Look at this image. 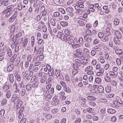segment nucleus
I'll use <instances>...</instances> for the list:
<instances>
[{"label": "nucleus", "instance_id": "nucleus-1", "mask_svg": "<svg viewBox=\"0 0 123 123\" xmlns=\"http://www.w3.org/2000/svg\"><path fill=\"white\" fill-rule=\"evenodd\" d=\"M12 10V8L10 6H7L4 8L2 13L3 14H6L9 12H11Z\"/></svg>", "mask_w": 123, "mask_h": 123}, {"label": "nucleus", "instance_id": "nucleus-2", "mask_svg": "<svg viewBox=\"0 0 123 123\" xmlns=\"http://www.w3.org/2000/svg\"><path fill=\"white\" fill-rule=\"evenodd\" d=\"M67 41H68V43L71 45H73L74 43V42L72 39V37L70 35H69Z\"/></svg>", "mask_w": 123, "mask_h": 123}, {"label": "nucleus", "instance_id": "nucleus-3", "mask_svg": "<svg viewBox=\"0 0 123 123\" xmlns=\"http://www.w3.org/2000/svg\"><path fill=\"white\" fill-rule=\"evenodd\" d=\"M104 95H105L104 96L107 98H113L115 96L114 94L113 93H110L108 94L106 93H104L103 94Z\"/></svg>", "mask_w": 123, "mask_h": 123}, {"label": "nucleus", "instance_id": "nucleus-4", "mask_svg": "<svg viewBox=\"0 0 123 123\" xmlns=\"http://www.w3.org/2000/svg\"><path fill=\"white\" fill-rule=\"evenodd\" d=\"M22 33L21 32H19L16 34L14 37V39H13V41L15 42L18 39V38L20 37L22 35Z\"/></svg>", "mask_w": 123, "mask_h": 123}, {"label": "nucleus", "instance_id": "nucleus-5", "mask_svg": "<svg viewBox=\"0 0 123 123\" xmlns=\"http://www.w3.org/2000/svg\"><path fill=\"white\" fill-rule=\"evenodd\" d=\"M73 67L74 68L73 70V74L75 75L78 72L77 70L79 69V68L75 65H73Z\"/></svg>", "mask_w": 123, "mask_h": 123}, {"label": "nucleus", "instance_id": "nucleus-6", "mask_svg": "<svg viewBox=\"0 0 123 123\" xmlns=\"http://www.w3.org/2000/svg\"><path fill=\"white\" fill-rule=\"evenodd\" d=\"M14 68V64H11L9 65L7 67V71L9 72L11 71Z\"/></svg>", "mask_w": 123, "mask_h": 123}, {"label": "nucleus", "instance_id": "nucleus-7", "mask_svg": "<svg viewBox=\"0 0 123 123\" xmlns=\"http://www.w3.org/2000/svg\"><path fill=\"white\" fill-rule=\"evenodd\" d=\"M75 64L74 63L73 65H75L76 66L78 67L80 66L81 65V60L78 59H76L75 61Z\"/></svg>", "mask_w": 123, "mask_h": 123}, {"label": "nucleus", "instance_id": "nucleus-8", "mask_svg": "<svg viewBox=\"0 0 123 123\" xmlns=\"http://www.w3.org/2000/svg\"><path fill=\"white\" fill-rule=\"evenodd\" d=\"M115 33L116 37H115L118 38H121L122 35L120 32L117 30L115 31Z\"/></svg>", "mask_w": 123, "mask_h": 123}, {"label": "nucleus", "instance_id": "nucleus-9", "mask_svg": "<svg viewBox=\"0 0 123 123\" xmlns=\"http://www.w3.org/2000/svg\"><path fill=\"white\" fill-rule=\"evenodd\" d=\"M120 19L117 17H115L114 18V23L116 25H118L120 22Z\"/></svg>", "mask_w": 123, "mask_h": 123}, {"label": "nucleus", "instance_id": "nucleus-10", "mask_svg": "<svg viewBox=\"0 0 123 123\" xmlns=\"http://www.w3.org/2000/svg\"><path fill=\"white\" fill-rule=\"evenodd\" d=\"M93 70V68L91 66H87L85 69L84 71L86 72H88Z\"/></svg>", "mask_w": 123, "mask_h": 123}, {"label": "nucleus", "instance_id": "nucleus-11", "mask_svg": "<svg viewBox=\"0 0 123 123\" xmlns=\"http://www.w3.org/2000/svg\"><path fill=\"white\" fill-rule=\"evenodd\" d=\"M107 112L109 114H113L115 113L116 111L115 109L111 108L108 109Z\"/></svg>", "mask_w": 123, "mask_h": 123}, {"label": "nucleus", "instance_id": "nucleus-12", "mask_svg": "<svg viewBox=\"0 0 123 123\" xmlns=\"http://www.w3.org/2000/svg\"><path fill=\"white\" fill-rule=\"evenodd\" d=\"M112 33L110 28L108 27H107L106 29V32L105 34L108 36L110 35Z\"/></svg>", "mask_w": 123, "mask_h": 123}, {"label": "nucleus", "instance_id": "nucleus-13", "mask_svg": "<svg viewBox=\"0 0 123 123\" xmlns=\"http://www.w3.org/2000/svg\"><path fill=\"white\" fill-rule=\"evenodd\" d=\"M17 17L13 15L10 18L9 20V22H12L15 21Z\"/></svg>", "mask_w": 123, "mask_h": 123}, {"label": "nucleus", "instance_id": "nucleus-14", "mask_svg": "<svg viewBox=\"0 0 123 123\" xmlns=\"http://www.w3.org/2000/svg\"><path fill=\"white\" fill-rule=\"evenodd\" d=\"M98 90L100 93H102L104 91L103 87L102 86H99L98 87Z\"/></svg>", "mask_w": 123, "mask_h": 123}, {"label": "nucleus", "instance_id": "nucleus-15", "mask_svg": "<svg viewBox=\"0 0 123 123\" xmlns=\"http://www.w3.org/2000/svg\"><path fill=\"white\" fill-rule=\"evenodd\" d=\"M7 53L9 57H11L12 55V51L9 48H7Z\"/></svg>", "mask_w": 123, "mask_h": 123}, {"label": "nucleus", "instance_id": "nucleus-16", "mask_svg": "<svg viewBox=\"0 0 123 123\" xmlns=\"http://www.w3.org/2000/svg\"><path fill=\"white\" fill-rule=\"evenodd\" d=\"M108 36L107 35H105L101 38V40L105 42L109 40Z\"/></svg>", "mask_w": 123, "mask_h": 123}, {"label": "nucleus", "instance_id": "nucleus-17", "mask_svg": "<svg viewBox=\"0 0 123 123\" xmlns=\"http://www.w3.org/2000/svg\"><path fill=\"white\" fill-rule=\"evenodd\" d=\"M66 11L67 12L70 13L71 14V15H72L73 14L72 13L73 11V9L72 7H68L67 8Z\"/></svg>", "mask_w": 123, "mask_h": 123}, {"label": "nucleus", "instance_id": "nucleus-18", "mask_svg": "<svg viewBox=\"0 0 123 123\" xmlns=\"http://www.w3.org/2000/svg\"><path fill=\"white\" fill-rule=\"evenodd\" d=\"M28 42V39L27 38L24 39L23 40L22 45L24 47H25L27 44Z\"/></svg>", "mask_w": 123, "mask_h": 123}, {"label": "nucleus", "instance_id": "nucleus-19", "mask_svg": "<svg viewBox=\"0 0 123 123\" xmlns=\"http://www.w3.org/2000/svg\"><path fill=\"white\" fill-rule=\"evenodd\" d=\"M64 35H65L63 33L59 32L57 36L58 37L60 38L61 40H62Z\"/></svg>", "mask_w": 123, "mask_h": 123}, {"label": "nucleus", "instance_id": "nucleus-20", "mask_svg": "<svg viewBox=\"0 0 123 123\" xmlns=\"http://www.w3.org/2000/svg\"><path fill=\"white\" fill-rule=\"evenodd\" d=\"M9 75V79L10 82V83H12L14 82L13 76L12 74H10Z\"/></svg>", "mask_w": 123, "mask_h": 123}, {"label": "nucleus", "instance_id": "nucleus-21", "mask_svg": "<svg viewBox=\"0 0 123 123\" xmlns=\"http://www.w3.org/2000/svg\"><path fill=\"white\" fill-rule=\"evenodd\" d=\"M39 83L37 80H36L35 81H34L33 82L32 86L33 87L35 88V87H37L38 86Z\"/></svg>", "mask_w": 123, "mask_h": 123}, {"label": "nucleus", "instance_id": "nucleus-22", "mask_svg": "<svg viewBox=\"0 0 123 123\" xmlns=\"http://www.w3.org/2000/svg\"><path fill=\"white\" fill-rule=\"evenodd\" d=\"M57 98V96H55L52 99L54 102H55V105L58 104L59 102V100Z\"/></svg>", "mask_w": 123, "mask_h": 123}, {"label": "nucleus", "instance_id": "nucleus-23", "mask_svg": "<svg viewBox=\"0 0 123 123\" xmlns=\"http://www.w3.org/2000/svg\"><path fill=\"white\" fill-rule=\"evenodd\" d=\"M18 103L17 104L16 107L17 108H19L22 105L23 103L22 101L20 100H19L17 102Z\"/></svg>", "mask_w": 123, "mask_h": 123}, {"label": "nucleus", "instance_id": "nucleus-24", "mask_svg": "<svg viewBox=\"0 0 123 123\" xmlns=\"http://www.w3.org/2000/svg\"><path fill=\"white\" fill-rule=\"evenodd\" d=\"M14 45L15 46L14 51L15 52H16L18 51L19 49V44L18 43Z\"/></svg>", "mask_w": 123, "mask_h": 123}, {"label": "nucleus", "instance_id": "nucleus-25", "mask_svg": "<svg viewBox=\"0 0 123 123\" xmlns=\"http://www.w3.org/2000/svg\"><path fill=\"white\" fill-rule=\"evenodd\" d=\"M26 89L27 91H31V85L30 84H28L26 86Z\"/></svg>", "mask_w": 123, "mask_h": 123}, {"label": "nucleus", "instance_id": "nucleus-26", "mask_svg": "<svg viewBox=\"0 0 123 123\" xmlns=\"http://www.w3.org/2000/svg\"><path fill=\"white\" fill-rule=\"evenodd\" d=\"M88 104L91 107H95L96 105V102L93 101H89Z\"/></svg>", "mask_w": 123, "mask_h": 123}, {"label": "nucleus", "instance_id": "nucleus-27", "mask_svg": "<svg viewBox=\"0 0 123 123\" xmlns=\"http://www.w3.org/2000/svg\"><path fill=\"white\" fill-rule=\"evenodd\" d=\"M26 92V90L25 89H22V90L20 92L19 94L21 96H23L25 94Z\"/></svg>", "mask_w": 123, "mask_h": 123}, {"label": "nucleus", "instance_id": "nucleus-28", "mask_svg": "<svg viewBox=\"0 0 123 123\" xmlns=\"http://www.w3.org/2000/svg\"><path fill=\"white\" fill-rule=\"evenodd\" d=\"M31 44L32 47H33L35 43V38L34 36H32L31 37Z\"/></svg>", "mask_w": 123, "mask_h": 123}, {"label": "nucleus", "instance_id": "nucleus-29", "mask_svg": "<svg viewBox=\"0 0 123 123\" xmlns=\"http://www.w3.org/2000/svg\"><path fill=\"white\" fill-rule=\"evenodd\" d=\"M81 65L82 64L84 65H86L88 64L87 60V59H84L81 60Z\"/></svg>", "mask_w": 123, "mask_h": 123}, {"label": "nucleus", "instance_id": "nucleus-30", "mask_svg": "<svg viewBox=\"0 0 123 123\" xmlns=\"http://www.w3.org/2000/svg\"><path fill=\"white\" fill-rule=\"evenodd\" d=\"M87 99L89 100H95L96 98L92 96H88L87 97Z\"/></svg>", "mask_w": 123, "mask_h": 123}, {"label": "nucleus", "instance_id": "nucleus-31", "mask_svg": "<svg viewBox=\"0 0 123 123\" xmlns=\"http://www.w3.org/2000/svg\"><path fill=\"white\" fill-rule=\"evenodd\" d=\"M105 90L106 93H110L111 91V87L110 86H107L105 87Z\"/></svg>", "mask_w": 123, "mask_h": 123}, {"label": "nucleus", "instance_id": "nucleus-32", "mask_svg": "<svg viewBox=\"0 0 123 123\" xmlns=\"http://www.w3.org/2000/svg\"><path fill=\"white\" fill-rule=\"evenodd\" d=\"M13 98V102L15 104H16V103H18V101L19 100H20L19 99V98L17 96H16V97H14Z\"/></svg>", "mask_w": 123, "mask_h": 123}, {"label": "nucleus", "instance_id": "nucleus-33", "mask_svg": "<svg viewBox=\"0 0 123 123\" xmlns=\"http://www.w3.org/2000/svg\"><path fill=\"white\" fill-rule=\"evenodd\" d=\"M120 38H117L115 37L114 38V41L115 43L117 44H119L120 43V41L119 39Z\"/></svg>", "mask_w": 123, "mask_h": 123}, {"label": "nucleus", "instance_id": "nucleus-34", "mask_svg": "<svg viewBox=\"0 0 123 123\" xmlns=\"http://www.w3.org/2000/svg\"><path fill=\"white\" fill-rule=\"evenodd\" d=\"M85 48H90L91 46V44L90 43L86 42L84 44Z\"/></svg>", "mask_w": 123, "mask_h": 123}, {"label": "nucleus", "instance_id": "nucleus-35", "mask_svg": "<svg viewBox=\"0 0 123 123\" xmlns=\"http://www.w3.org/2000/svg\"><path fill=\"white\" fill-rule=\"evenodd\" d=\"M104 79L105 80L108 82H110L111 80V79L107 75V74L105 76Z\"/></svg>", "mask_w": 123, "mask_h": 123}, {"label": "nucleus", "instance_id": "nucleus-36", "mask_svg": "<svg viewBox=\"0 0 123 123\" xmlns=\"http://www.w3.org/2000/svg\"><path fill=\"white\" fill-rule=\"evenodd\" d=\"M11 95V92L10 91H8L6 95V96L7 99L9 98Z\"/></svg>", "mask_w": 123, "mask_h": 123}, {"label": "nucleus", "instance_id": "nucleus-37", "mask_svg": "<svg viewBox=\"0 0 123 123\" xmlns=\"http://www.w3.org/2000/svg\"><path fill=\"white\" fill-rule=\"evenodd\" d=\"M64 89L65 91L68 92H69L71 91L70 88L67 86L64 87Z\"/></svg>", "mask_w": 123, "mask_h": 123}, {"label": "nucleus", "instance_id": "nucleus-38", "mask_svg": "<svg viewBox=\"0 0 123 123\" xmlns=\"http://www.w3.org/2000/svg\"><path fill=\"white\" fill-rule=\"evenodd\" d=\"M95 81L97 83L99 84L101 82V79L99 77L96 78L95 79Z\"/></svg>", "mask_w": 123, "mask_h": 123}, {"label": "nucleus", "instance_id": "nucleus-39", "mask_svg": "<svg viewBox=\"0 0 123 123\" xmlns=\"http://www.w3.org/2000/svg\"><path fill=\"white\" fill-rule=\"evenodd\" d=\"M20 58L18 57L16 59V61L14 62V64L15 66H17L19 63L20 61Z\"/></svg>", "mask_w": 123, "mask_h": 123}, {"label": "nucleus", "instance_id": "nucleus-40", "mask_svg": "<svg viewBox=\"0 0 123 123\" xmlns=\"http://www.w3.org/2000/svg\"><path fill=\"white\" fill-rule=\"evenodd\" d=\"M3 89L4 91L6 92L9 89V86L7 85H5L3 87Z\"/></svg>", "mask_w": 123, "mask_h": 123}, {"label": "nucleus", "instance_id": "nucleus-41", "mask_svg": "<svg viewBox=\"0 0 123 123\" xmlns=\"http://www.w3.org/2000/svg\"><path fill=\"white\" fill-rule=\"evenodd\" d=\"M75 55L79 58H80L83 56V54L82 52H75Z\"/></svg>", "mask_w": 123, "mask_h": 123}, {"label": "nucleus", "instance_id": "nucleus-42", "mask_svg": "<svg viewBox=\"0 0 123 123\" xmlns=\"http://www.w3.org/2000/svg\"><path fill=\"white\" fill-rule=\"evenodd\" d=\"M50 21L51 25L53 26H55L56 25L55 21L53 19H52L50 20Z\"/></svg>", "mask_w": 123, "mask_h": 123}, {"label": "nucleus", "instance_id": "nucleus-43", "mask_svg": "<svg viewBox=\"0 0 123 123\" xmlns=\"http://www.w3.org/2000/svg\"><path fill=\"white\" fill-rule=\"evenodd\" d=\"M49 75L50 76H52L54 74V70L53 69H51L49 71Z\"/></svg>", "mask_w": 123, "mask_h": 123}, {"label": "nucleus", "instance_id": "nucleus-44", "mask_svg": "<svg viewBox=\"0 0 123 123\" xmlns=\"http://www.w3.org/2000/svg\"><path fill=\"white\" fill-rule=\"evenodd\" d=\"M60 23L61 25L63 27L67 26L68 25V23L67 22L61 21V22Z\"/></svg>", "mask_w": 123, "mask_h": 123}, {"label": "nucleus", "instance_id": "nucleus-45", "mask_svg": "<svg viewBox=\"0 0 123 123\" xmlns=\"http://www.w3.org/2000/svg\"><path fill=\"white\" fill-rule=\"evenodd\" d=\"M72 47L74 49H76L78 48H79L80 47V45L79 44H73V45H72Z\"/></svg>", "mask_w": 123, "mask_h": 123}, {"label": "nucleus", "instance_id": "nucleus-46", "mask_svg": "<svg viewBox=\"0 0 123 123\" xmlns=\"http://www.w3.org/2000/svg\"><path fill=\"white\" fill-rule=\"evenodd\" d=\"M5 113L4 110L2 109L0 111V118L3 117Z\"/></svg>", "mask_w": 123, "mask_h": 123}, {"label": "nucleus", "instance_id": "nucleus-47", "mask_svg": "<svg viewBox=\"0 0 123 123\" xmlns=\"http://www.w3.org/2000/svg\"><path fill=\"white\" fill-rule=\"evenodd\" d=\"M5 53H1L0 54V61H2L4 57Z\"/></svg>", "mask_w": 123, "mask_h": 123}, {"label": "nucleus", "instance_id": "nucleus-48", "mask_svg": "<svg viewBox=\"0 0 123 123\" xmlns=\"http://www.w3.org/2000/svg\"><path fill=\"white\" fill-rule=\"evenodd\" d=\"M84 11V10L82 9H79L76 11V13L77 14H82Z\"/></svg>", "mask_w": 123, "mask_h": 123}, {"label": "nucleus", "instance_id": "nucleus-49", "mask_svg": "<svg viewBox=\"0 0 123 123\" xmlns=\"http://www.w3.org/2000/svg\"><path fill=\"white\" fill-rule=\"evenodd\" d=\"M122 52V50L121 49H117L115 50V52L116 54H119Z\"/></svg>", "mask_w": 123, "mask_h": 123}, {"label": "nucleus", "instance_id": "nucleus-50", "mask_svg": "<svg viewBox=\"0 0 123 123\" xmlns=\"http://www.w3.org/2000/svg\"><path fill=\"white\" fill-rule=\"evenodd\" d=\"M65 79L66 80L68 81H69L70 80V78L68 74H66L65 76Z\"/></svg>", "mask_w": 123, "mask_h": 123}, {"label": "nucleus", "instance_id": "nucleus-51", "mask_svg": "<svg viewBox=\"0 0 123 123\" xmlns=\"http://www.w3.org/2000/svg\"><path fill=\"white\" fill-rule=\"evenodd\" d=\"M110 83H111V85H112V86H116L117 83L116 82L115 80H111V81H110Z\"/></svg>", "mask_w": 123, "mask_h": 123}, {"label": "nucleus", "instance_id": "nucleus-52", "mask_svg": "<svg viewBox=\"0 0 123 123\" xmlns=\"http://www.w3.org/2000/svg\"><path fill=\"white\" fill-rule=\"evenodd\" d=\"M104 34L103 33L99 32L98 33V37L101 39L104 36Z\"/></svg>", "mask_w": 123, "mask_h": 123}, {"label": "nucleus", "instance_id": "nucleus-53", "mask_svg": "<svg viewBox=\"0 0 123 123\" xmlns=\"http://www.w3.org/2000/svg\"><path fill=\"white\" fill-rule=\"evenodd\" d=\"M52 115L49 114H48L45 116V117L47 119H50L52 118Z\"/></svg>", "mask_w": 123, "mask_h": 123}, {"label": "nucleus", "instance_id": "nucleus-54", "mask_svg": "<svg viewBox=\"0 0 123 123\" xmlns=\"http://www.w3.org/2000/svg\"><path fill=\"white\" fill-rule=\"evenodd\" d=\"M93 110V109L90 107L86 109L87 111L90 113H91Z\"/></svg>", "mask_w": 123, "mask_h": 123}, {"label": "nucleus", "instance_id": "nucleus-55", "mask_svg": "<svg viewBox=\"0 0 123 123\" xmlns=\"http://www.w3.org/2000/svg\"><path fill=\"white\" fill-rule=\"evenodd\" d=\"M55 74L56 77L59 76L60 75V71L59 70H56L55 71Z\"/></svg>", "mask_w": 123, "mask_h": 123}, {"label": "nucleus", "instance_id": "nucleus-56", "mask_svg": "<svg viewBox=\"0 0 123 123\" xmlns=\"http://www.w3.org/2000/svg\"><path fill=\"white\" fill-rule=\"evenodd\" d=\"M116 62L117 65L118 66L120 65L121 63V61L118 58H117L116 59Z\"/></svg>", "mask_w": 123, "mask_h": 123}, {"label": "nucleus", "instance_id": "nucleus-57", "mask_svg": "<svg viewBox=\"0 0 123 123\" xmlns=\"http://www.w3.org/2000/svg\"><path fill=\"white\" fill-rule=\"evenodd\" d=\"M34 67L33 65V64H30L28 69L29 71H32V70L33 68Z\"/></svg>", "mask_w": 123, "mask_h": 123}, {"label": "nucleus", "instance_id": "nucleus-58", "mask_svg": "<svg viewBox=\"0 0 123 123\" xmlns=\"http://www.w3.org/2000/svg\"><path fill=\"white\" fill-rule=\"evenodd\" d=\"M78 22L79 24L81 26H83L85 24V23L83 22L80 20H78Z\"/></svg>", "mask_w": 123, "mask_h": 123}, {"label": "nucleus", "instance_id": "nucleus-59", "mask_svg": "<svg viewBox=\"0 0 123 123\" xmlns=\"http://www.w3.org/2000/svg\"><path fill=\"white\" fill-rule=\"evenodd\" d=\"M69 35H64V36L63 37L62 40L65 41H67Z\"/></svg>", "mask_w": 123, "mask_h": 123}, {"label": "nucleus", "instance_id": "nucleus-60", "mask_svg": "<svg viewBox=\"0 0 123 123\" xmlns=\"http://www.w3.org/2000/svg\"><path fill=\"white\" fill-rule=\"evenodd\" d=\"M60 13L58 12H55L53 14L54 16L55 17H58V16L59 15Z\"/></svg>", "mask_w": 123, "mask_h": 123}, {"label": "nucleus", "instance_id": "nucleus-61", "mask_svg": "<svg viewBox=\"0 0 123 123\" xmlns=\"http://www.w3.org/2000/svg\"><path fill=\"white\" fill-rule=\"evenodd\" d=\"M81 118L80 117L77 118L74 122V123H80Z\"/></svg>", "mask_w": 123, "mask_h": 123}, {"label": "nucleus", "instance_id": "nucleus-62", "mask_svg": "<svg viewBox=\"0 0 123 123\" xmlns=\"http://www.w3.org/2000/svg\"><path fill=\"white\" fill-rule=\"evenodd\" d=\"M42 31L43 32H45L47 31V28L45 25H44L42 27Z\"/></svg>", "mask_w": 123, "mask_h": 123}, {"label": "nucleus", "instance_id": "nucleus-63", "mask_svg": "<svg viewBox=\"0 0 123 123\" xmlns=\"http://www.w3.org/2000/svg\"><path fill=\"white\" fill-rule=\"evenodd\" d=\"M74 112L75 113L78 115H79L80 114V112L79 110L77 108L75 109L74 111Z\"/></svg>", "mask_w": 123, "mask_h": 123}, {"label": "nucleus", "instance_id": "nucleus-64", "mask_svg": "<svg viewBox=\"0 0 123 123\" xmlns=\"http://www.w3.org/2000/svg\"><path fill=\"white\" fill-rule=\"evenodd\" d=\"M111 120L112 122H115L117 121V119L115 116L112 117L111 119Z\"/></svg>", "mask_w": 123, "mask_h": 123}]
</instances>
